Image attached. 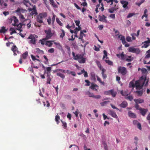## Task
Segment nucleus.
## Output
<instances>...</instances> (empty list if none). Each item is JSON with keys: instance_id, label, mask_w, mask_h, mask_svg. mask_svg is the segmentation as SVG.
<instances>
[{"instance_id": "nucleus-1", "label": "nucleus", "mask_w": 150, "mask_h": 150, "mask_svg": "<svg viewBox=\"0 0 150 150\" xmlns=\"http://www.w3.org/2000/svg\"><path fill=\"white\" fill-rule=\"evenodd\" d=\"M134 82V80L130 82L129 87L134 88L135 87L137 90L141 89L144 85L145 86H147L148 83V80H147L146 76H141L139 80L135 81V84Z\"/></svg>"}, {"instance_id": "nucleus-2", "label": "nucleus", "mask_w": 150, "mask_h": 150, "mask_svg": "<svg viewBox=\"0 0 150 150\" xmlns=\"http://www.w3.org/2000/svg\"><path fill=\"white\" fill-rule=\"evenodd\" d=\"M72 55L74 59L78 60V62L81 64H83L86 62V58L83 57V55L80 54H75L74 52H73L72 53Z\"/></svg>"}, {"instance_id": "nucleus-3", "label": "nucleus", "mask_w": 150, "mask_h": 150, "mask_svg": "<svg viewBox=\"0 0 150 150\" xmlns=\"http://www.w3.org/2000/svg\"><path fill=\"white\" fill-rule=\"evenodd\" d=\"M47 13L46 12H43L40 13L37 16L36 20L40 23H43V18L47 17Z\"/></svg>"}, {"instance_id": "nucleus-4", "label": "nucleus", "mask_w": 150, "mask_h": 150, "mask_svg": "<svg viewBox=\"0 0 150 150\" xmlns=\"http://www.w3.org/2000/svg\"><path fill=\"white\" fill-rule=\"evenodd\" d=\"M118 71L119 73L121 74L122 76L126 75L127 72L126 68L121 66H119L118 67Z\"/></svg>"}, {"instance_id": "nucleus-5", "label": "nucleus", "mask_w": 150, "mask_h": 150, "mask_svg": "<svg viewBox=\"0 0 150 150\" xmlns=\"http://www.w3.org/2000/svg\"><path fill=\"white\" fill-rule=\"evenodd\" d=\"M36 36H37L36 35H33L32 34L30 35L28 38L30 40L29 41V43L30 44L34 45H35L36 42L37 41V39L36 38Z\"/></svg>"}, {"instance_id": "nucleus-6", "label": "nucleus", "mask_w": 150, "mask_h": 150, "mask_svg": "<svg viewBox=\"0 0 150 150\" xmlns=\"http://www.w3.org/2000/svg\"><path fill=\"white\" fill-rule=\"evenodd\" d=\"M13 21L14 23H12V25L13 26H16V24H18V20L16 16H13L8 18V22L9 23H11Z\"/></svg>"}, {"instance_id": "nucleus-7", "label": "nucleus", "mask_w": 150, "mask_h": 150, "mask_svg": "<svg viewBox=\"0 0 150 150\" xmlns=\"http://www.w3.org/2000/svg\"><path fill=\"white\" fill-rule=\"evenodd\" d=\"M45 32L46 34V36L45 38L43 39V40H46L50 38L53 35V34L52 33L50 29L48 30H45Z\"/></svg>"}, {"instance_id": "nucleus-8", "label": "nucleus", "mask_w": 150, "mask_h": 150, "mask_svg": "<svg viewBox=\"0 0 150 150\" xmlns=\"http://www.w3.org/2000/svg\"><path fill=\"white\" fill-rule=\"evenodd\" d=\"M128 51L130 52L135 53L137 54H139L140 50L138 48H135L133 47H130L128 48Z\"/></svg>"}, {"instance_id": "nucleus-9", "label": "nucleus", "mask_w": 150, "mask_h": 150, "mask_svg": "<svg viewBox=\"0 0 150 150\" xmlns=\"http://www.w3.org/2000/svg\"><path fill=\"white\" fill-rule=\"evenodd\" d=\"M106 18L107 17L104 15H103L102 16L99 15L98 16V18L99 21L106 23L107 22V21L106 19Z\"/></svg>"}, {"instance_id": "nucleus-10", "label": "nucleus", "mask_w": 150, "mask_h": 150, "mask_svg": "<svg viewBox=\"0 0 150 150\" xmlns=\"http://www.w3.org/2000/svg\"><path fill=\"white\" fill-rule=\"evenodd\" d=\"M109 114L113 117L119 119L117 115L115 112L112 110H109Z\"/></svg>"}, {"instance_id": "nucleus-11", "label": "nucleus", "mask_w": 150, "mask_h": 150, "mask_svg": "<svg viewBox=\"0 0 150 150\" xmlns=\"http://www.w3.org/2000/svg\"><path fill=\"white\" fill-rule=\"evenodd\" d=\"M120 3L123 5V7L126 9H128V7L127 5L128 4V2L126 1L122 0L120 1Z\"/></svg>"}, {"instance_id": "nucleus-12", "label": "nucleus", "mask_w": 150, "mask_h": 150, "mask_svg": "<svg viewBox=\"0 0 150 150\" xmlns=\"http://www.w3.org/2000/svg\"><path fill=\"white\" fill-rule=\"evenodd\" d=\"M148 110L147 109L141 108L140 112L141 114L143 116H145Z\"/></svg>"}, {"instance_id": "nucleus-13", "label": "nucleus", "mask_w": 150, "mask_h": 150, "mask_svg": "<svg viewBox=\"0 0 150 150\" xmlns=\"http://www.w3.org/2000/svg\"><path fill=\"white\" fill-rule=\"evenodd\" d=\"M97 75H96L95 73L93 72H92L91 73V79L93 81H96Z\"/></svg>"}, {"instance_id": "nucleus-14", "label": "nucleus", "mask_w": 150, "mask_h": 150, "mask_svg": "<svg viewBox=\"0 0 150 150\" xmlns=\"http://www.w3.org/2000/svg\"><path fill=\"white\" fill-rule=\"evenodd\" d=\"M129 116L130 117L135 118H136V114L132 112L131 111H129L128 113Z\"/></svg>"}, {"instance_id": "nucleus-15", "label": "nucleus", "mask_w": 150, "mask_h": 150, "mask_svg": "<svg viewBox=\"0 0 150 150\" xmlns=\"http://www.w3.org/2000/svg\"><path fill=\"white\" fill-rule=\"evenodd\" d=\"M134 101L136 103H144V100L143 99L139 98V99H135L134 100Z\"/></svg>"}, {"instance_id": "nucleus-16", "label": "nucleus", "mask_w": 150, "mask_h": 150, "mask_svg": "<svg viewBox=\"0 0 150 150\" xmlns=\"http://www.w3.org/2000/svg\"><path fill=\"white\" fill-rule=\"evenodd\" d=\"M98 86L96 84H92L90 87V88L93 90L97 91L98 88Z\"/></svg>"}, {"instance_id": "nucleus-17", "label": "nucleus", "mask_w": 150, "mask_h": 150, "mask_svg": "<svg viewBox=\"0 0 150 150\" xmlns=\"http://www.w3.org/2000/svg\"><path fill=\"white\" fill-rule=\"evenodd\" d=\"M128 105V103L127 102L125 101H123L122 103L120 104L119 106L122 108H125L127 107Z\"/></svg>"}, {"instance_id": "nucleus-18", "label": "nucleus", "mask_w": 150, "mask_h": 150, "mask_svg": "<svg viewBox=\"0 0 150 150\" xmlns=\"http://www.w3.org/2000/svg\"><path fill=\"white\" fill-rule=\"evenodd\" d=\"M26 11L25 10L18 8L17 9L16 11V12L17 13H23Z\"/></svg>"}, {"instance_id": "nucleus-19", "label": "nucleus", "mask_w": 150, "mask_h": 150, "mask_svg": "<svg viewBox=\"0 0 150 150\" xmlns=\"http://www.w3.org/2000/svg\"><path fill=\"white\" fill-rule=\"evenodd\" d=\"M23 25V24L21 23H20L18 24H16V26H17L18 28H16V29L19 30L20 32L22 31V30H21V29L22 28Z\"/></svg>"}, {"instance_id": "nucleus-20", "label": "nucleus", "mask_w": 150, "mask_h": 150, "mask_svg": "<svg viewBox=\"0 0 150 150\" xmlns=\"http://www.w3.org/2000/svg\"><path fill=\"white\" fill-rule=\"evenodd\" d=\"M125 55L124 54V52H122L121 53V54H117L116 56H117L120 58V57H121V59L122 60H124L125 59V58H124L125 56Z\"/></svg>"}, {"instance_id": "nucleus-21", "label": "nucleus", "mask_w": 150, "mask_h": 150, "mask_svg": "<svg viewBox=\"0 0 150 150\" xmlns=\"http://www.w3.org/2000/svg\"><path fill=\"white\" fill-rule=\"evenodd\" d=\"M54 42V41L53 40L47 41L46 42L45 45L48 46L49 47H51L52 45V42Z\"/></svg>"}, {"instance_id": "nucleus-22", "label": "nucleus", "mask_w": 150, "mask_h": 150, "mask_svg": "<svg viewBox=\"0 0 150 150\" xmlns=\"http://www.w3.org/2000/svg\"><path fill=\"white\" fill-rule=\"evenodd\" d=\"M105 1H106L108 3H111V4H110V5H112L113 4V2L114 1L115 3H117L118 2V1H117V0H105Z\"/></svg>"}, {"instance_id": "nucleus-23", "label": "nucleus", "mask_w": 150, "mask_h": 150, "mask_svg": "<svg viewBox=\"0 0 150 150\" xmlns=\"http://www.w3.org/2000/svg\"><path fill=\"white\" fill-rule=\"evenodd\" d=\"M51 74H49V75H47V81L46 83L47 84H50V81L51 80V78L50 77Z\"/></svg>"}, {"instance_id": "nucleus-24", "label": "nucleus", "mask_w": 150, "mask_h": 150, "mask_svg": "<svg viewBox=\"0 0 150 150\" xmlns=\"http://www.w3.org/2000/svg\"><path fill=\"white\" fill-rule=\"evenodd\" d=\"M28 52L26 51L22 55V57L21 58L24 59H25L28 56Z\"/></svg>"}, {"instance_id": "nucleus-25", "label": "nucleus", "mask_w": 150, "mask_h": 150, "mask_svg": "<svg viewBox=\"0 0 150 150\" xmlns=\"http://www.w3.org/2000/svg\"><path fill=\"white\" fill-rule=\"evenodd\" d=\"M46 69V74L47 75H49V74H51L50 72L51 71V67H47Z\"/></svg>"}, {"instance_id": "nucleus-26", "label": "nucleus", "mask_w": 150, "mask_h": 150, "mask_svg": "<svg viewBox=\"0 0 150 150\" xmlns=\"http://www.w3.org/2000/svg\"><path fill=\"white\" fill-rule=\"evenodd\" d=\"M60 120V117L59 116L58 114H57L56 116H55V120L57 124H58L59 122V120Z\"/></svg>"}, {"instance_id": "nucleus-27", "label": "nucleus", "mask_w": 150, "mask_h": 150, "mask_svg": "<svg viewBox=\"0 0 150 150\" xmlns=\"http://www.w3.org/2000/svg\"><path fill=\"white\" fill-rule=\"evenodd\" d=\"M135 92L137 94V95L139 96H142L143 94V91L142 90L140 91H137Z\"/></svg>"}, {"instance_id": "nucleus-28", "label": "nucleus", "mask_w": 150, "mask_h": 150, "mask_svg": "<svg viewBox=\"0 0 150 150\" xmlns=\"http://www.w3.org/2000/svg\"><path fill=\"white\" fill-rule=\"evenodd\" d=\"M7 30L5 29V27L4 26H3L1 27V29L0 30V33H4Z\"/></svg>"}, {"instance_id": "nucleus-29", "label": "nucleus", "mask_w": 150, "mask_h": 150, "mask_svg": "<svg viewBox=\"0 0 150 150\" xmlns=\"http://www.w3.org/2000/svg\"><path fill=\"white\" fill-rule=\"evenodd\" d=\"M57 76H60L62 78V79H64L65 78V75L64 74H62L60 72H58L57 73Z\"/></svg>"}, {"instance_id": "nucleus-30", "label": "nucleus", "mask_w": 150, "mask_h": 150, "mask_svg": "<svg viewBox=\"0 0 150 150\" xmlns=\"http://www.w3.org/2000/svg\"><path fill=\"white\" fill-rule=\"evenodd\" d=\"M11 50L13 52H14L17 51V52H18V51H17L18 48L16 46V45H14L12 47H11Z\"/></svg>"}, {"instance_id": "nucleus-31", "label": "nucleus", "mask_w": 150, "mask_h": 150, "mask_svg": "<svg viewBox=\"0 0 150 150\" xmlns=\"http://www.w3.org/2000/svg\"><path fill=\"white\" fill-rule=\"evenodd\" d=\"M109 92H111V95L113 97H114L116 96L117 93L116 92L114 91L112 89L111 91Z\"/></svg>"}, {"instance_id": "nucleus-32", "label": "nucleus", "mask_w": 150, "mask_h": 150, "mask_svg": "<svg viewBox=\"0 0 150 150\" xmlns=\"http://www.w3.org/2000/svg\"><path fill=\"white\" fill-rule=\"evenodd\" d=\"M109 92H111V95L113 97H114L116 96L117 93L116 92L114 91L112 89L111 91Z\"/></svg>"}, {"instance_id": "nucleus-33", "label": "nucleus", "mask_w": 150, "mask_h": 150, "mask_svg": "<svg viewBox=\"0 0 150 150\" xmlns=\"http://www.w3.org/2000/svg\"><path fill=\"white\" fill-rule=\"evenodd\" d=\"M83 35H85L82 32V31H81L80 36L79 39L82 40L83 42V40L82 39L83 38Z\"/></svg>"}, {"instance_id": "nucleus-34", "label": "nucleus", "mask_w": 150, "mask_h": 150, "mask_svg": "<svg viewBox=\"0 0 150 150\" xmlns=\"http://www.w3.org/2000/svg\"><path fill=\"white\" fill-rule=\"evenodd\" d=\"M103 145V147L104 149L105 150H108V146L107 144L105 142H103L102 143Z\"/></svg>"}, {"instance_id": "nucleus-35", "label": "nucleus", "mask_w": 150, "mask_h": 150, "mask_svg": "<svg viewBox=\"0 0 150 150\" xmlns=\"http://www.w3.org/2000/svg\"><path fill=\"white\" fill-rule=\"evenodd\" d=\"M30 14L32 16H35L38 14L37 11H32L30 13Z\"/></svg>"}, {"instance_id": "nucleus-36", "label": "nucleus", "mask_w": 150, "mask_h": 150, "mask_svg": "<svg viewBox=\"0 0 150 150\" xmlns=\"http://www.w3.org/2000/svg\"><path fill=\"white\" fill-rule=\"evenodd\" d=\"M103 53L104 54V55L103 56V59H105V57H106V59H108V58L107 57L108 54H107V51L105 50H104L103 51Z\"/></svg>"}, {"instance_id": "nucleus-37", "label": "nucleus", "mask_w": 150, "mask_h": 150, "mask_svg": "<svg viewBox=\"0 0 150 150\" xmlns=\"http://www.w3.org/2000/svg\"><path fill=\"white\" fill-rule=\"evenodd\" d=\"M141 70L143 74H146L147 73V71L146 69L143 68L141 69Z\"/></svg>"}, {"instance_id": "nucleus-38", "label": "nucleus", "mask_w": 150, "mask_h": 150, "mask_svg": "<svg viewBox=\"0 0 150 150\" xmlns=\"http://www.w3.org/2000/svg\"><path fill=\"white\" fill-rule=\"evenodd\" d=\"M23 3L27 7L28 6L27 3H28L30 5V3L28 0H23Z\"/></svg>"}, {"instance_id": "nucleus-39", "label": "nucleus", "mask_w": 150, "mask_h": 150, "mask_svg": "<svg viewBox=\"0 0 150 150\" xmlns=\"http://www.w3.org/2000/svg\"><path fill=\"white\" fill-rule=\"evenodd\" d=\"M86 94L88 95L89 97L93 98V94L88 91L86 93Z\"/></svg>"}, {"instance_id": "nucleus-40", "label": "nucleus", "mask_w": 150, "mask_h": 150, "mask_svg": "<svg viewBox=\"0 0 150 150\" xmlns=\"http://www.w3.org/2000/svg\"><path fill=\"white\" fill-rule=\"evenodd\" d=\"M105 62L107 63L108 65H113V62L112 61L109 60L105 59Z\"/></svg>"}, {"instance_id": "nucleus-41", "label": "nucleus", "mask_w": 150, "mask_h": 150, "mask_svg": "<svg viewBox=\"0 0 150 150\" xmlns=\"http://www.w3.org/2000/svg\"><path fill=\"white\" fill-rule=\"evenodd\" d=\"M110 102V101H105L103 102H102L100 103V104H101V105L102 106H104L105 105L107 104L108 103Z\"/></svg>"}, {"instance_id": "nucleus-42", "label": "nucleus", "mask_w": 150, "mask_h": 150, "mask_svg": "<svg viewBox=\"0 0 150 150\" xmlns=\"http://www.w3.org/2000/svg\"><path fill=\"white\" fill-rule=\"evenodd\" d=\"M145 1V0H141L140 1L138 2H137L136 4L139 6H140Z\"/></svg>"}, {"instance_id": "nucleus-43", "label": "nucleus", "mask_w": 150, "mask_h": 150, "mask_svg": "<svg viewBox=\"0 0 150 150\" xmlns=\"http://www.w3.org/2000/svg\"><path fill=\"white\" fill-rule=\"evenodd\" d=\"M62 33H61L60 35V38H63L64 37L65 35V33L63 29L61 30Z\"/></svg>"}, {"instance_id": "nucleus-44", "label": "nucleus", "mask_w": 150, "mask_h": 150, "mask_svg": "<svg viewBox=\"0 0 150 150\" xmlns=\"http://www.w3.org/2000/svg\"><path fill=\"white\" fill-rule=\"evenodd\" d=\"M10 30L11 31L10 33L11 35H12L14 33H16V32L14 28H11L10 29Z\"/></svg>"}, {"instance_id": "nucleus-45", "label": "nucleus", "mask_w": 150, "mask_h": 150, "mask_svg": "<svg viewBox=\"0 0 150 150\" xmlns=\"http://www.w3.org/2000/svg\"><path fill=\"white\" fill-rule=\"evenodd\" d=\"M56 21L57 23L59 24L60 26H62L63 24L59 20V19L58 18H56Z\"/></svg>"}, {"instance_id": "nucleus-46", "label": "nucleus", "mask_w": 150, "mask_h": 150, "mask_svg": "<svg viewBox=\"0 0 150 150\" xmlns=\"http://www.w3.org/2000/svg\"><path fill=\"white\" fill-rule=\"evenodd\" d=\"M118 9V6H117L115 8H114L113 9H112L111 10L109 9V12L111 13H112L114 12V11H116L117 9Z\"/></svg>"}, {"instance_id": "nucleus-47", "label": "nucleus", "mask_w": 150, "mask_h": 150, "mask_svg": "<svg viewBox=\"0 0 150 150\" xmlns=\"http://www.w3.org/2000/svg\"><path fill=\"white\" fill-rule=\"evenodd\" d=\"M135 107L137 110H139V111L140 110V109L142 108H141L140 107L139 105L138 104L136 103L135 105Z\"/></svg>"}, {"instance_id": "nucleus-48", "label": "nucleus", "mask_w": 150, "mask_h": 150, "mask_svg": "<svg viewBox=\"0 0 150 150\" xmlns=\"http://www.w3.org/2000/svg\"><path fill=\"white\" fill-rule=\"evenodd\" d=\"M59 71H61L62 72L64 73H65V70L59 69H57L54 71V72H59Z\"/></svg>"}, {"instance_id": "nucleus-49", "label": "nucleus", "mask_w": 150, "mask_h": 150, "mask_svg": "<svg viewBox=\"0 0 150 150\" xmlns=\"http://www.w3.org/2000/svg\"><path fill=\"white\" fill-rule=\"evenodd\" d=\"M147 10L146 9H145L144 10V12L143 14V16H144L146 18H147L148 17V15L147 14H146L147 13Z\"/></svg>"}, {"instance_id": "nucleus-50", "label": "nucleus", "mask_w": 150, "mask_h": 150, "mask_svg": "<svg viewBox=\"0 0 150 150\" xmlns=\"http://www.w3.org/2000/svg\"><path fill=\"white\" fill-rule=\"evenodd\" d=\"M36 52L38 53H44V52L43 51L40 50L39 48H37L36 49Z\"/></svg>"}, {"instance_id": "nucleus-51", "label": "nucleus", "mask_w": 150, "mask_h": 150, "mask_svg": "<svg viewBox=\"0 0 150 150\" xmlns=\"http://www.w3.org/2000/svg\"><path fill=\"white\" fill-rule=\"evenodd\" d=\"M61 121L62 123L63 126H64V128L65 129H66L67 127V123L65 122H64L63 121H62V120H61Z\"/></svg>"}, {"instance_id": "nucleus-52", "label": "nucleus", "mask_w": 150, "mask_h": 150, "mask_svg": "<svg viewBox=\"0 0 150 150\" xmlns=\"http://www.w3.org/2000/svg\"><path fill=\"white\" fill-rule=\"evenodd\" d=\"M97 64L98 65V67L100 69V70L101 69L102 67L101 65L100 64V62L98 61L97 62Z\"/></svg>"}, {"instance_id": "nucleus-53", "label": "nucleus", "mask_w": 150, "mask_h": 150, "mask_svg": "<svg viewBox=\"0 0 150 150\" xmlns=\"http://www.w3.org/2000/svg\"><path fill=\"white\" fill-rule=\"evenodd\" d=\"M96 76V77L97 78V80L100 83H102V84H104V82H102L101 81V79L98 76Z\"/></svg>"}, {"instance_id": "nucleus-54", "label": "nucleus", "mask_w": 150, "mask_h": 150, "mask_svg": "<svg viewBox=\"0 0 150 150\" xmlns=\"http://www.w3.org/2000/svg\"><path fill=\"white\" fill-rule=\"evenodd\" d=\"M111 90L108 91H105L104 92V94L105 95H111V92L109 91H111Z\"/></svg>"}, {"instance_id": "nucleus-55", "label": "nucleus", "mask_w": 150, "mask_h": 150, "mask_svg": "<svg viewBox=\"0 0 150 150\" xmlns=\"http://www.w3.org/2000/svg\"><path fill=\"white\" fill-rule=\"evenodd\" d=\"M147 39H148V40L145 41L144 42H143L142 43V44L143 43H146L148 44L150 43V40L149 38H147Z\"/></svg>"}, {"instance_id": "nucleus-56", "label": "nucleus", "mask_w": 150, "mask_h": 150, "mask_svg": "<svg viewBox=\"0 0 150 150\" xmlns=\"http://www.w3.org/2000/svg\"><path fill=\"white\" fill-rule=\"evenodd\" d=\"M126 40L127 42H130L132 41L131 38L130 36H127L126 37Z\"/></svg>"}, {"instance_id": "nucleus-57", "label": "nucleus", "mask_w": 150, "mask_h": 150, "mask_svg": "<svg viewBox=\"0 0 150 150\" xmlns=\"http://www.w3.org/2000/svg\"><path fill=\"white\" fill-rule=\"evenodd\" d=\"M56 16V15H54V13H53V17H52V23H54V22L55 21Z\"/></svg>"}, {"instance_id": "nucleus-58", "label": "nucleus", "mask_w": 150, "mask_h": 150, "mask_svg": "<svg viewBox=\"0 0 150 150\" xmlns=\"http://www.w3.org/2000/svg\"><path fill=\"white\" fill-rule=\"evenodd\" d=\"M134 15V13H129L128 15L127 16V18H129L132 16Z\"/></svg>"}, {"instance_id": "nucleus-59", "label": "nucleus", "mask_w": 150, "mask_h": 150, "mask_svg": "<svg viewBox=\"0 0 150 150\" xmlns=\"http://www.w3.org/2000/svg\"><path fill=\"white\" fill-rule=\"evenodd\" d=\"M137 127L140 130L142 129L141 125L140 123L139 122L138 123H137Z\"/></svg>"}, {"instance_id": "nucleus-60", "label": "nucleus", "mask_w": 150, "mask_h": 150, "mask_svg": "<svg viewBox=\"0 0 150 150\" xmlns=\"http://www.w3.org/2000/svg\"><path fill=\"white\" fill-rule=\"evenodd\" d=\"M136 35V33H132L131 34V35L132 37V40H135L136 39V38L134 37V36Z\"/></svg>"}, {"instance_id": "nucleus-61", "label": "nucleus", "mask_w": 150, "mask_h": 150, "mask_svg": "<svg viewBox=\"0 0 150 150\" xmlns=\"http://www.w3.org/2000/svg\"><path fill=\"white\" fill-rule=\"evenodd\" d=\"M43 57L46 60V62H44L45 63V64H47L48 62V59L47 58V57L45 55H44Z\"/></svg>"}, {"instance_id": "nucleus-62", "label": "nucleus", "mask_w": 150, "mask_h": 150, "mask_svg": "<svg viewBox=\"0 0 150 150\" xmlns=\"http://www.w3.org/2000/svg\"><path fill=\"white\" fill-rule=\"evenodd\" d=\"M110 105H111V106L112 108L114 109H116L117 110H119V109L118 108H117L114 105H113L112 104H110Z\"/></svg>"}, {"instance_id": "nucleus-63", "label": "nucleus", "mask_w": 150, "mask_h": 150, "mask_svg": "<svg viewBox=\"0 0 150 150\" xmlns=\"http://www.w3.org/2000/svg\"><path fill=\"white\" fill-rule=\"evenodd\" d=\"M101 96L99 95L93 96V98L96 99H99L100 98Z\"/></svg>"}, {"instance_id": "nucleus-64", "label": "nucleus", "mask_w": 150, "mask_h": 150, "mask_svg": "<svg viewBox=\"0 0 150 150\" xmlns=\"http://www.w3.org/2000/svg\"><path fill=\"white\" fill-rule=\"evenodd\" d=\"M127 98L129 100L131 101H132L133 99V97L132 96H129L127 97Z\"/></svg>"}]
</instances>
